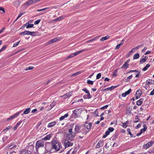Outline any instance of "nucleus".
<instances>
[{
  "mask_svg": "<svg viewBox=\"0 0 154 154\" xmlns=\"http://www.w3.org/2000/svg\"><path fill=\"white\" fill-rule=\"evenodd\" d=\"M118 86L119 85L115 86H112L111 87L107 88V90H113L114 89L117 88Z\"/></svg>",
  "mask_w": 154,
  "mask_h": 154,
  "instance_id": "nucleus-29",
  "label": "nucleus"
},
{
  "mask_svg": "<svg viewBox=\"0 0 154 154\" xmlns=\"http://www.w3.org/2000/svg\"><path fill=\"white\" fill-rule=\"evenodd\" d=\"M131 88L129 89L128 91H126L125 93L127 95L129 94L131 92Z\"/></svg>",
  "mask_w": 154,
  "mask_h": 154,
  "instance_id": "nucleus-51",
  "label": "nucleus"
},
{
  "mask_svg": "<svg viewBox=\"0 0 154 154\" xmlns=\"http://www.w3.org/2000/svg\"><path fill=\"white\" fill-rule=\"evenodd\" d=\"M34 67L33 66H29L28 67H26L25 68V70H31L34 68Z\"/></svg>",
  "mask_w": 154,
  "mask_h": 154,
  "instance_id": "nucleus-41",
  "label": "nucleus"
},
{
  "mask_svg": "<svg viewBox=\"0 0 154 154\" xmlns=\"http://www.w3.org/2000/svg\"><path fill=\"white\" fill-rule=\"evenodd\" d=\"M81 73V71H79V72H77L75 73L72 74L71 75V77H72L74 76H75L79 74H80Z\"/></svg>",
  "mask_w": 154,
  "mask_h": 154,
  "instance_id": "nucleus-34",
  "label": "nucleus"
},
{
  "mask_svg": "<svg viewBox=\"0 0 154 154\" xmlns=\"http://www.w3.org/2000/svg\"><path fill=\"white\" fill-rule=\"evenodd\" d=\"M20 4V2L18 1H16L13 2L14 5L16 7H18Z\"/></svg>",
  "mask_w": 154,
  "mask_h": 154,
  "instance_id": "nucleus-19",
  "label": "nucleus"
},
{
  "mask_svg": "<svg viewBox=\"0 0 154 154\" xmlns=\"http://www.w3.org/2000/svg\"><path fill=\"white\" fill-rule=\"evenodd\" d=\"M13 144L12 143H11V144L8 145V146L5 147V149L7 150H12L14 149V148H13Z\"/></svg>",
  "mask_w": 154,
  "mask_h": 154,
  "instance_id": "nucleus-15",
  "label": "nucleus"
},
{
  "mask_svg": "<svg viewBox=\"0 0 154 154\" xmlns=\"http://www.w3.org/2000/svg\"><path fill=\"white\" fill-rule=\"evenodd\" d=\"M5 12V10L4 8L1 7H0V13H4Z\"/></svg>",
  "mask_w": 154,
  "mask_h": 154,
  "instance_id": "nucleus-42",
  "label": "nucleus"
},
{
  "mask_svg": "<svg viewBox=\"0 0 154 154\" xmlns=\"http://www.w3.org/2000/svg\"><path fill=\"white\" fill-rule=\"evenodd\" d=\"M40 21H41L40 19H38V20H36L34 22V24L35 25L38 24L40 23Z\"/></svg>",
  "mask_w": 154,
  "mask_h": 154,
  "instance_id": "nucleus-52",
  "label": "nucleus"
},
{
  "mask_svg": "<svg viewBox=\"0 0 154 154\" xmlns=\"http://www.w3.org/2000/svg\"><path fill=\"white\" fill-rule=\"evenodd\" d=\"M81 108L76 109L72 111V112L75 115L72 114L71 116L72 118L75 119L78 116V114L79 113L80 111H82Z\"/></svg>",
  "mask_w": 154,
  "mask_h": 154,
  "instance_id": "nucleus-6",
  "label": "nucleus"
},
{
  "mask_svg": "<svg viewBox=\"0 0 154 154\" xmlns=\"http://www.w3.org/2000/svg\"><path fill=\"white\" fill-rule=\"evenodd\" d=\"M36 32H31L30 33V35L32 36H35L36 35Z\"/></svg>",
  "mask_w": 154,
  "mask_h": 154,
  "instance_id": "nucleus-46",
  "label": "nucleus"
},
{
  "mask_svg": "<svg viewBox=\"0 0 154 154\" xmlns=\"http://www.w3.org/2000/svg\"><path fill=\"white\" fill-rule=\"evenodd\" d=\"M81 126L77 124H76L75 128V133H78L79 132H82V130L81 129Z\"/></svg>",
  "mask_w": 154,
  "mask_h": 154,
  "instance_id": "nucleus-8",
  "label": "nucleus"
},
{
  "mask_svg": "<svg viewBox=\"0 0 154 154\" xmlns=\"http://www.w3.org/2000/svg\"><path fill=\"white\" fill-rule=\"evenodd\" d=\"M56 104V102H54V101H53L52 103L50 104V106L51 107L50 110H51L52 108H53Z\"/></svg>",
  "mask_w": 154,
  "mask_h": 154,
  "instance_id": "nucleus-33",
  "label": "nucleus"
},
{
  "mask_svg": "<svg viewBox=\"0 0 154 154\" xmlns=\"http://www.w3.org/2000/svg\"><path fill=\"white\" fill-rule=\"evenodd\" d=\"M51 80H49L47 82H45L44 83V85H48L51 82Z\"/></svg>",
  "mask_w": 154,
  "mask_h": 154,
  "instance_id": "nucleus-63",
  "label": "nucleus"
},
{
  "mask_svg": "<svg viewBox=\"0 0 154 154\" xmlns=\"http://www.w3.org/2000/svg\"><path fill=\"white\" fill-rule=\"evenodd\" d=\"M154 143V142H153L152 141H150L148 142L146 144L144 145L143 146V147L145 149H147L148 148H149L150 146H151L153 143Z\"/></svg>",
  "mask_w": 154,
  "mask_h": 154,
  "instance_id": "nucleus-11",
  "label": "nucleus"
},
{
  "mask_svg": "<svg viewBox=\"0 0 154 154\" xmlns=\"http://www.w3.org/2000/svg\"><path fill=\"white\" fill-rule=\"evenodd\" d=\"M34 26V25L33 24H29L28 25H26V27L27 28H32Z\"/></svg>",
  "mask_w": 154,
  "mask_h": 154,
  "instance_id": "nucleus-38",
  "label": "nucleus"
},
{
  "mask_svg": "<svg viewBox=\"0 0 154 154\" xmlns=\"http://www.w3.org/2000/svg\"><path fill=\"white\" fill-rule=\"evenodd\" d=\"M140 57L139 54L138 53H137L134 55L133 58L134 59H138Z\"/></svg>",
  "mask_w": 154,
  "mask_h": 154,
  "instance_id": "nucleus-28",
  "label": "nucleus"
},
{
  "mask_svg": "<svg viewBox=\"0 0 154 154\" xmlns=\"http://www.w3.org/2000/svg\"><path fill=\"white\" fill-rule=\"evenodd\" d=\"M91 123H88L87 122H85L84 126L85 128H86L87 130L84 128L82 129V134L86 135L91 130Z\"/></svg>",
  "mask_w": 154,
  "mask_h": 154,
  "instance_id": "nucleus-2",
  "label": "nucleus"
},
{
  "mask_svg": "<svg viewBox=\"0 0 154 154\" xmlns=\"http://www.w3.org/2000/svg\"><path fill=\"white\" fill-rule=\"evenodd\" d=\"M132 106L128 107L127 108V114H130L131 113Z\"/></svg>",
  "mask_w": 154,
  "mask_h": 154,
  "instance_id": "nucleus-17",
  "label": "nucleus"
},
{
  "mask_svg": "<svg viewBox=\"0 0 154 154\" xmlns=\"http://www.w3.org/2000/svg\"><path fill=\"white\" fill-rule=\"evenodd\" d=\"M108 106V105H106L105 106L102 107L101 108V109H103L106 108Z\"/></svg>",
  "mask_w": 154,
  "mask_h": 154,
  "instance_id": "nucleus-61",
  "label": "nucleus"
},
{
  "mask_svg": "<svg viewBox=\"0 0 154 154\" xmlns=\"http://www.w3.org/2000/svg\"><path fill=\"white\" fill-rule=\"evenodd\" d=\"M26 148L27 149V150L23 151L19 154H31V152H32L34 149V146L32 144L30 145Z\"/></svg>",
  "mask_w": 154,
  "mask_h": 154,
  "instance_id": "nucleus-3",
  "label": "nucleus"
},
{
  "mask_svg": "<svg viewBox=\"0 0 154 154\" xmlns=\"http://www.w3.org/2000/svg\"><path fill=\"white\" fill-rule=\"evenodd\" d=\"M12 126H9L8 127L5 128V129H4L2 131H8L11 128H12Z\"/></svg>",
  "mask_w": 154,
  "mask_h": 154,
  "instance_id": "nucleus-32",
  "label": "nucleus"
},
{
  "mask_svg": "<svg viewBox=\"0 0 154 154\" xmlns=\"http://www.w3.org/2000/svg\"><path fill=\"white\" fill-rule=\"evenodd\" d=\"M109 35H106L105 37H103L102 38L100 39V41H103L107 39H108L109 38Z\"/></svg>",
  "mask_w": 154,
  "mask_h": 154,
  "instance_id": "nucleus-24",
  "label": "nucleus"
},
{
  "mask_svg": "<svg viewBox=\"0 0 154 154\" xmlns=\"http://www.w3.org/2000/svg\"><path fill=\"white\" fill-rule=\"evenodd\" d=\"M24 14V12H22L20 13V14H19L17 18L15 21V22L17 21V20L19 19L20 17L23 14Z\"/></svg>",
  "mask_w": 154,
  "mask_h": 154,
  "instance_id": "nucleus-37",
  "label": "nucleus"
},
{
  "mask_svg": "<svg viewBox=\"0 0 154 154\" xmlns=\"http://www.w3.org/2000/svg\"><path fill=\"white\" fill-rule=\"evenodd\" d=\"M138 72V71L136 69L134 70H130L128 72H127V73H129L130 72Z\"/></svg>",
  "mask_w": 154,
  "mask_h": 154,
  "instance_id": "nucleus-47",
  "label": "nucleus"
},
{
  "mask_svg": "<svg viewBox=\"0 0 154 154\" xmlns=\"http://www.w3.org/2000/svg\"><path fill=\"white\" fill-rule=\"evenodd\" d=\"M79 101H82V102H83V99L82 98H81V99H80L78 100H77L76 101H74L72 103V104L74 103H75V102H79Z\"/></svg>",
  "mask_w": 154,
  "mask_h": 154,
  "instance_id": "nucleus-59",
  "label": "nucleus"
},
{
  "mask_svg": "<svg viewBox=\"0 0 154 154\" xmlns=\"http://www.w3.org/2000/svg\"><path fill=\"white\" fill-rule=\"evenodd\" d=\"M59 38L58 37H57L51 39L48 42L49 44H51L53 43L56 42L59 40Z\"/></svg>",
  "mask_w": 154,
  "mask_h": 154,
  "instance_id": "nucleus-12",
  "label": "nucleus"
},
{
  "mask_svg": "<svg viewBox=\"0 0 154 154\" xmlns=\"http://www.w3.org/2000/svg\"><path fill=\"white\" fill-rule=\"evenodd\" d=\"M114 130V129L112 127H109L108 129V130L110 132H112Z\"/></svg>",
  "mask_w": 154,
  "mask_h": 154,
  "instance_id": "nucleus-54",
  "label": "nucleus"
},
{
  "mask_svg": "<svg viewBox=\"0 0 154 154\" xmlns=\"http://www.w3.org/2000/svg\"><path fill=\"white\" fill-rule=\"evenodd\" d=\"M98 109H97L93 112V114L96 116H98Z\"/></svg>",
  "mask_w": 154,
  "mask_h": 154,
  "instance_id": "nucleus-35",
  "label": "nucleus"
},
{
  "mask_svg": "<svg viewBox=\"0 0 154 154\" xmlns=\"http://www.w3.org/2000/svg\"><path fill=\"white\" fill-rule=\"evenodd\" d=\"M30 109L29 108H27L24 111L23 114H22V115H23V114H27L29 113L30 112Z\"/></svg>",
  "mask_w": 154,
  "mask_h": 154,
  "instance_id": "nucleus-21",
  "label": "nucleus"
},
{
  "mask_svg": "<svg viewBox=\"0 0 154 154\" xmlns=\"http://www.w3.org/2000/svg\"><path fill=\"white\" fill-rule=\"evenodd\" d=\"M123 44V43L122 42H121V43L120 44L117 45L116 47V48H115V49H118L119 48H120V46L122 45Z\"/></svg>",
  "mask_w": 154,
  "mask_h": 154,
  "instance_id": "nucleus-40",
  "label": "nucleus"
},
{
  "mask_svg": "<svg viewBox=\"0 0 154 154\" xmlns=\"http://www.w3.org/2000/svg\"><path fill=\"white\" fill-rule=\"evenodd\" d=\"M87 83L89 85H93V84L94 81L88 80L87 81Z\"/></svg>",
  "mask_w": 154,
  "mask_h": 154,
  "instance_id": "nucleus-36",
  "label": "nucleus"
},
{
  "mask_svg": "<svg viewBox=\"0 0 154 154\" xmlns=\"http://www.w3.org/2000/svg\"><path fill=\"white\" fill-rule=\"evenodd\" d=\"M33 4V1L32 0H29L27 1L24 4V5H29Z\"/></svg>",
  "mask_w": 154,
  "mask_h": 154,
  "instance_id": "nucleus-22",
  "label": "nucleus"
},
{
  "mask_svg": "<svg viewBox=\"0 0 154 154\" xmlns=\"http://www.w3.org/2000/svg\"><path fill=\"white\" fill-rule=\"evenodd\" d=\"M99 38V37H98V36L95 37L93 38L90 39V41H91V42L92 41H94L96 40V39H97V38Z\"/></svg>",
  "mask_w": 154,
  "mask_h": 154,
  "instance_id": "nucleus-58",
  "label": "nucleus"
},
{
  "mask_svg": "<svg viewBox=\"0 0 154 154\" xmlns=\"http://www.w3.org/2000/svg\"><path fill=\"white\" fill-rule=\"evenodd\" d=\"M118 69H116L113 72V74L112 75L113 76H116L117 75L116 73L117 72Z\"/></svg>",
  "mask_w": 154,
  "mask_h": 154,
  "instance_id": "nucleus-43",
  "label": "nucleus"
},
{
  "mask_svg": "<svg viewBox=\"0 0 154 154\" xmlns=\"http://www.w3.org/2000/svg\"><path fill=\"white\" fill-rule=\"evenodd\" d=\"M87 97H88V99L91 98L92 97V96H91L89 92H88V93H87Z\"/></svg>",
  "mask_w": 154,
  "mask_h": 154,
  "instance_id": "nucleus-60",
  "label": "nucleus"
},
{
  "mask_svg": "<svg viewBox=\"0 0 154 154\" xmlns=\"http://www.w3.org/2000/svg\"><path fill=\"white\" fill-rule=\"evenodd\" d=\"M45 144V142L43 140H39L36 143L35 149L36 152H38V149L40 147H43Z\"/></svg>",
  "mask_w": 154,
  "mask_h": 154,
  "instance_id": "nucleus-5",
  "label": "nucleus"
},
{
  "mask_svg": "<svg viewBox=\"0 0 154 154\" xmlns=\"http://www.w3.org/2000/svg\"><path fill=\"white\" fill-rule=\"evenodd\" d=\"M154 94V88L153 90L151 91L150 94H149L150 95H153Z\"/></svg>",
  "mask_w": 154,
  "mask_h": 154,
  "instance_id": "nucleus-64",
  "label": "nucleus"
},
{
  "mask_svg": "<svg viewBox=\"0 0 154 154\" xmlns=\"http://www.w3.org/2000/svg\"><path fill=\"white\" fill-rule=\"evenodd\" d=\"M147 58L146 57L144 58L141 59L140 61V63H142L145 62L147 60Z\"/></svg>",
  "mask_w": 154,
  "mask_h": 154,
  "instance_id": "nucleus-31",
  "label": "nucleus"
},
{
  "mask_svg": "<svg viewBox=\"0 0 154 154\" xmlns=\"http://www.w3.org/2000/svg\"><path fill=\"white\" fill-rule=\"evenodd\" d=\"M103 145V141L101 140H100L96 146V148H99Z\"/></svg>",
  "mask_w": 154,
  "mask_h": 154,
  "instance_id": "nucleus-13",
  "label": "nucleus"
},
{
  "mask_svg": "<svg viewBox=\"0 0 154 154\" xmlns=\"http://www.w3.org/2000/svg\"><path fill=\"white\" fill-rule=\"evenodd\" d=\"M129 65L128 64L125 63L123 66H121V68H125V69H126L127 68L129 67Z\"/></svg>",
  "mask_w": 154,
  "mask_h": 154,
  "instance_id": "nucleus-27",
  "label": "nucleus"
},
{
  "mask_svg": "<svg viewBox=\"0 0 154 154\" xmlns=\"http://www.w3.org/2000/svg\"><path fill=\"white\" fill-rule=\"evenodd\" d=\"M73 144V143L69 141L68 140H65L64 142V146L65 148H66L72 146Z\"/></svg>",
  "mask_w": 154,
  "mask_h": 154,
  "instance_id": "nucleus-9",
  "label": "nucleus"
},
{
  "mask_svg": "<svg viewBox=\"0 0 154 154\" xmlns=\"http://www.w3.org/2000/svg\"><path fill=\"white\" fill-rule=\"evenodd\" d=\"M142 94V91L140 90H138L137 91L135 94V95L136 96L137 95H139L140 96Z\"/></svg>",
  "mask_w": 154,
  "mask_h": 154,
  "instance_id": "nucleus-26",
  "label": "nucleus"
},
{
  "mask_svg": "<svg viewBox=\"0 0 154 154\" xmlns=\"http://www.w3.org/2000/svg\"><path fill=\"white\" fill-rule=\"evenodd\" d=\"M123 125L122 127L124 128H126L127 127V125L126 124V123H122Z\"/></svg>",
  "mask_w": 154,
  "mask_h": 154,
  "instance_id": "nucleus-62",
  "label": "nucleus"
},
{
  "mask_svg": "<svg viewBox=\"0 0 154 154\" xmlns=\"http://www.w3.org/2000/svg\"><path fill=\"white\" fill-rule=\"evenodd\" d=\"M150 66V65L148 63L142 69V71H145L148 68H149Z\"/></svg>",
  "mask_w": 154,
  "mask_h": 154,
  "instance_id": "nucleus-25",
  "label": "nucleus"
},
{
  "mask_svg": "<svg viewBox=\"0 0 154 154\" xmlns=\"http://www.w3.org/2000/svg\"><path fill=\"white\" fill-rule=\"evenodd\" d=\"M45 147H44V149L45 150H51L52 149V143H46L45 145Z\"/></svg>",
  "mask_w": 154,
  "mask_h": 154,
  "instance_id": "nucleus-10",
  "label": "nucleus"
},
{
  "mask_svg": "<svg viewBox=\"0 0 154 154\" xmlns=\"http://www.w3.org/2000/svg\"><path fill=\"white\" fill-rule=\"evenodd\" d=\"M74 57V55H73V53L71 54L70 55H69V56H68L66 58V59H68L69 58H72L73 57Z\"/></svg>",
  "mask_w": 154,
  "mask_h": 154,
  "instance_id": "nucleus-48",
  "label": "nucleus"
},
{
  "mask_svg": "<svg viewBox=\"0 0 154 154\" xmlns=\"http://www.w3.org/2000/svg\"><path fill=\"white\" fill-rule=\"evenodd\" d=\"M72 94V93L70 94V92H68L65 95L61 96V97H63V99H66L71 96Z\"/></svg>",
  "mask_w": 154,
  "mask_h": 154,
  "instance_id": "nucleus-14",
  "label": "nucleus"
},
{
  "mask_svg": "<svg viewBox=\"0 0 154 154\" xmlns=\"http://www.w3.org/2000/svg\"><path fill=\"white\" fill-rule=\"evenodd\" d=\"M143 128L142 129L140 130V131H142L143 133L145 132L147 129V127L145 124L143 125Z\"/></svg>",
  "mask_w": 154,
  "mask_h": 154,
  "instance_id": "nucleus-30",
  "label": "nucleus"
},
{
  "mask_svg": "<svg viewBox=\"0 0 154 154\" xmlns=\"http://www.w3.org/2000/svg\"><path fill=\"white\" fill-rule=\"evenodd\" d=\"M22 111H19V112L16 113L14 115H12V116H10V117L8 118L7 119L6 121H10L12 120L13 119H14V118L17 117V116H18L19 115L20 113Z\"/></svg>",
  "mask_w": 154,
  "mask_h": 154,
  "instance_id": "nucleus-7",
  "label": "nucleus"
},
{
  "mask_svg": "<svg viewBox=\"0 0 154 154\" xmlns=\"http://www.w3.org/2000/svg\"><path fill=\"white\" fill-rule=\"evenodd\" d=\"M7 45H5L0 50V53L3 51L5 50L7 47Z\"/></svg>",
  "mask_w": 154,
  "mask_h": 154,
  "instance_id": "nucleus-44",
  "label": "nucleus"
},
{
  "mask_svg": "<svg viewBox=\"0 0 154 154\" xmlns=\"http://www.w3.org/2000/svg\"><path fill=\"white\" fill-rule=\"evenodd\" d=\"M75 135V133L72 132V129L70 128L68 130V132L66 135V137L70 141H72Z\"/></svg>",
  "mask_w": 154,
  "mask_h": 154,
  "instance_id": "nucleus-4",
  "label": "nucleus"
},
{
  "mask_svg": "<svg viewBox=\"0 0 154 154\" xmlns=\"http://www.w3.org/2000/svg\"><path fill=\"white\" fill-rule=\"evenodd\" d=\"M49 8H50V7H47V8H43V9H38L37 10V11H45V10H46V9H48Z\"/></svg>",
  "mask_w": 154,
  "mask_h": 154,
  "instance_id": "nucleus-39",
  "label": "nucleus"
},
{
  "mask_svg": "<svg viewBox=\"0 0 154 154\" xmlns=\"http://www.w3.org/2000/svg\"><path fill=\"white\" fill-rule=\"evenodd\" d=\"M52 149H54L55 151L57 152L60 150L62 148L61 144L60 142H59L56 138H54L51 141Z\"/></svg>",
  "mask_w": 154,
  "mask_h": 154,
  "instance_id": "nucleus-1",
  "label": "nucleus"
},
{
  "mask_svg": "<svg viewBox=\"0 0 154 154\" xmlns=\"http://www.w3.org/2000/svg\"><path fill=\"white\" fill-rule=\"evenodd\" d=\"M51 134H50L46 135L44 138H43L42 139V140L43 141H45L48 140H49L51 136Z\"/></svg>",
  "mask_w": 154,
  "mask_h": 154,
  "instance_id": "nucleus-18",
  "label": "nucleus"
},
{
  "mask_svg": "<svg viewBox=\"0 0 154 154\" xmlns=\"http://www.w3.org/2000/svg\"><path fill=\"white\" fill-rule=\"evenodd\" d=\"M22 121H20L17 124L14 126V131H15L17 129V128L19 126V125L22 122Z\"/></svg>",
  "mask_w": 154,
  "mask_h": 154,
  "instance_id": "nucleus-23",
  "label": "nucleus"
},
{
  "mask_svg": "<svg viewBox=\"0 0 154 154\" xmlns=\"http://www.w3.org/2000/svg\"><path fill=\"white\" fill-rule=\"evenodd\" d=\"M60 20L59 18L58 17L57 18L53 20L52 21H55L56 22H57L58 21H59Z\"/></svg>",
  "mask_w": 154,
  "mask_h": 154,
  "instance_id": "nucleus-56",
  "label": "nucleus"
},
{
  "mask_svg": "<svg viewBox=\"0 0 154 154\" xmlns=\"http://www.w3.org/2000/svg\"><path fill=\"white\" fill-rule=\"evenodd\" d=\"M27 31H25L24 32L20 33L19 35H27Z\"/></svg>",
  "mask_w": 154,
  "mask_h": 154,
  "instance_id": "nucleus-45",
  "label": "nucleus"
},
{
  "mask_svg": "<svg viewBox=\"0 0 154 154\" xmlns=\"http://www.w3.org/2000/svg\"><path fill=\"white\" fill-rule=\"evenodd\" d=\"M20 41L19 42H17V43H14L13 45V47H16V46H17L18 44H19V43H20Z\"/></svg>",
  "mask_w": 154,
  "mask_h": 154,
  "instance_id": "nucleus-57",
  "label": "nucleus"
},
{
  "mask_svg": "<svg viewBox=\"0 0 154 154\" xmlns=\"http://www.w3.org/2000/svg\"><path fill=\"white\" fill-rule=\"evenodd\" d=\"M101 77V74L100 73H98L96 76V79H98Z\"/></svg>",
  "mask_w": 154,
  "mask_h": 154,
  "instance_id": "nucleus-53",
  "label": "nucleus"
},
{
  "mask_svg": "<svg viewBox=\"0 0 154 154\" xmlns=\"http://www.w3.org/2000/svg\"><path fill=\"white\" fill-rule=\"evenodd\" d=\"M144 99L143 98H141L139 100H137L136 102V105L138 106H140L141 105L143 102Z\"/></svg>",
  "mask_w": 154,
  "mask_h": 154,
  "instance_id": "nucleus-16",
  "label": "nucleus"
},
{
  "mask_svg": "<svg viewBox=\"0 0 154 154\" xmlns=\"http://www.w3.org/2000/svg\"><path fill=\"white\" fill-rule=\"evenodd\" d=\"M82 90L85 92L86 94L88 93V92H89V91L86 88H83L82 89Z\"/></svg>",
  "mask_w": 154,
  "mask_h": 154,
  "instance_id": "nucleus-55",
  "label": "nucleus"
},
{
  "mask_svg": "<svg viewBox=\"0 0 154 154\" xmlns=\"http://www.w3.org/2000/svg\"><path fill=\"white\" fill-rule=\"evenodd\" d=\"M56 124V122L55 121L52 122L48 124V128L52 127L54 126Z\"/></svg>",
  "mask_w": 154,
  "mask_h": 154,
  "instance_id": "nucleus-20",
  "label": "nucleus"
},
{
  "mask_svg": "<svg viewBox=\"0 0 154 154\" xmlns=\"http://www.w3.org/2000/svg\"><path fill=\"white\" fill-rule=\"evenodd\" d=\"M8 138V137L7 136H5L2 138V140L3 142H4L6 140H7Z\"/></svg>",
  "mask_w": 154,
  "mask_h": 154,
  "instance_id": "nucleus-50",
  "label": "nucleus"
},
{
  "mask_svg": "<svg viewBox=\"0 0 154 154\" xmlns=\"http://www.w3.org/2000/svg\"><path fill=\"white\" fill-rule=\"evenodd\" d=\"M132 75H130L129 76H128L127 78V79H126V82H128V81H129V80L131 79L132 78Z\"/></svg>",
  "mask_w": 154,
  "mask_h": 154,
  "instance_id": "nucleus-49",
  "label": "nucleus"
}]
</instances>
